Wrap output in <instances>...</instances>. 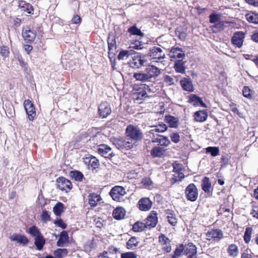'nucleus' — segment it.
Masks as SVG:
<instances>
[{
    "instance_id": "obj_48",
    "label": "nucleus",
    "mask_w": 258,
    "mask_h": 258,
    "mask_svg": "<svg viewBox=\"0 0 258 258\" xmlns=\"http://www.w3.org/2000/svg\"><path fill=\"white\" fill-rule=\"evenodd\" d=\"M138 241L135 237H131L127 242L126 246L128 248H133L138 245Z\"/></svg>"
},
{
    "instance_id": "obj_47",
    "label": "nucleus",
    "mask_w": 258,
    "mask_h": 258,
    "mask_svg": "<svg viewBox=\"0 0 258 258\" xmlns=\"http://www.w3.org/2000/svg\"><path fill=\"white\" fill-rule=\"evenodd\" d=\"M252 231V229L250 227H248L246 229L244 235V240L246 243H248L250 240Z\"/></svg>"
},
{
    "instance_id": "obj_62",
    "label": "nucleus",
    "mask_w": 258,
    "mask_h": 258,
    "mask_svg": "<svg viewBox=\"0 0 258 258\" xmlns=\"http://www.w3.org/2000/svg\"><path fill=\"white\" fill-rule=\"evenodd\" d=\"M172 141L175 143H177L180 141V136L177 133H173L170 136Z\"/></svg>"
},
{
    "instance_id": "obj_15",
    "label": "nucleus",
    "mask_w": 258,
    "mask_h": 258,
    "mask_svg": "<svg viewBox=\"0 0 258 258\" xmlns=\"http://www.w3.org/2000/svg\"><path fill=\"white\" fill-rule=\"evenodd\" d=\"M169 56L171 58L182 60V59L185 56V53L180 48L172 47L170 51Z\"/></svg>"
},
{
    "instance_id": "obj_4",
    "label": "nucleus",
    "mask_w": 258,
    "mask_h": 258,
    "mask_svg": "<svg viewBox=\"0 0 258 258\" xmlns=\"http://www.w3.org/2000/svg\"><path fill=\"white\" fill-rule=\"evenodd\" d=\"M56 187L61 191H70L73 187L71 181L63 176L58 177L56 180Z\"/></svg>"
},
{
    "instance_id": "obj_25",
    "label": "nucleus",
    "mask_w": 258,
    "mask_h": 258,
    "mask_svg": "<svg viewBox=\"0 0 258 258\" xmlns=\"http://www.w3.org/2000/svg\"><path fill=\"white\" fill-rule=\"evenodd\" d=\"M101 200L100 196L95 193L90 194L88 196L89 204L92 207L96 206Z\"/></svg>"
},
{
    "instance_id": "obj_3",
    "label": "nucleus",
    "mask_w": 258,
    "mask_h": 258,
    "mask_svg": "<svg viewBox=\"0 0 258 258\" xmlns=\"http://www.w3.org/2000/svg\"><path fill=\"white\" fill-rule=\"evenodd\" d=\"M84 163L88 169L94 171L99 168L100 162L99 160L95 156L88 154L83 158Z\"/></svg>"
},
{
    "instance_id": "obj_12",
    "label": "nucleus",
    "mask_w": 258,
    "mask_h": 258,
    "mask_svg": "<svg viewBox=\"0 0 258 258\" xmlns=\"http://www.w3.org/2000/svg\"><path fill=\"white\" fill-rule=\"evenodd\" d=\"M114 145L118 149H126V150L130 149L133 148V145L129 142H126L123 138H117L114 139Z\"/></svg>"
},
{
    "instance_id": "obj_29",
    "label": "nucleus",
    "mask_w": 258,
    "mask_h": 258,
    "mask_svg": "<svg viewBox=\"0 0 258 258\" xmlns=\"http://www.w3.org/2000/svg\"><path fill=\"white\" fill-rule=\"evenodd\" d=\"M166 154V151L163 148L155 147L151 151V155L153 157H161Z\"/></svg>"
},
{
    "instance_id": "obj_13",
    "label": "nucleus",
    "mask_w": 258,
    "mask_h": 258,
    "mask_svg": "<svg viewBox=\"0 0 258 258\" xmlns=\"http://www.w3.org/2000/svg\"><path fill=\"white\" fill-rule=\"evenodd\" d=\"M197 254V247L192 243L184 245V254L187 258H193Z\"/></svg>"
},
{
    "instance_id": "obj_5",
    "label": "nucleus",
    "mask_w": 258,
    "mask_h": 258,
    "mask_svg": "<svg viewBox=\"0 0 258 258\" xmlns=\"http://www.w3.org/2000/svg\"><path fill=\"white\" fill-rule=\"evenodd\" d=\"M24 107L29 120H34L36 116V112L33 103L29 99H26L24 102Z\"/></svg>"
},
{
    "instance_id": "obj_40",
    "label": "nucleus",
    "mask_w": 258,
    "mask_h": 258,
    "mask_svg": "<svg viewBox=\"0 0 258 258\" xmlns=\"http://www.w3.org/2000/svg\"><path fill=\"white\" fill-rule=\"evenodd\" d=\"M202 189L205 192H210V189L211 187V184L210 181V179L207 177H205L202 180Z\"/></svg>"
},
{
    "instance_id": "obj_57",
    "label": "nucleus",
    "mask_w": 258,
    "mask_h": 258,
    "mask_svg": "<svg viewBox=\"0 0 258 258\" xmlns=\"http://www.w3.org/2000/svg\"><path fill=\"white\" fill-rule=\"evenodd\" d=\"M242 93L244 97L250 98L251 97V90L247 86H244L242 90Z\"/></svg>"
},
{
    "instance_id": "obj_20",
    "label": "nucleus",
    "mask_w": 258,
    "mask_h": 258,
    "mask_svg": "<svg viewBox=\"0 0 258 258\" xmlns=\"http://www.w3.org/2000/svg\"><path fill=\"white\" fill-rule=\"evenodd\" d=\"M208 115L205 110L197 111L194 114V120L196 122H203L206 120Z\"/></svg>"
},
{
    "instance_id": "obj_38",
    "label": "nucleus",
    "mask_w": 258,
    "mask_h": 258,
    "mask_svg": "<svg viewBox=\"0 0 258 258\" xmlns=\"http://www.w3.org/2000/svg\"><path fill=\"white\" fill-rule=\"evenodd\" d=\"M96 246V242L95 240L93 239L86 242L84 245V248L86 252H90L91 250L95 249Z\"/></svg>"
},
{
    "instance_id": "obj_58",
    "label": "nucleus",
    "mask_w": 258,
    "mask_h": 258,
    "mask_svg": "<svg viewBox=\"0 0 258 258\" xmlns=\"http://www.w3.org/2000/svg\"><path fill=\"white\" fill-rule=\"evenodd\" d=\"M130 48L135 49H141L143 48V44L140 41H136L132 43L130 46Z\"/></svg>"
},
{
    "instance_id": "obj_22",
    "label": "nucleus",
    "mask_w": 258,
    "mask_h": 258,
    "mask_svg": "<svg viewBox=\"0 0 258 258\" xmlns=\"http://www.w3.org/2000/svg\"><path fill=\"white\" fill-rule=\"evenodd\" d=\"M180 83L184 90L188 92L194 91V86L190 79L183 78L180 80Z\"/></svg>"
},
{
    "instance_id": "obj_49",
    "label": "nucleus",
    "mask_w": 258,
    "mask_h": 258,
    "mask_svg": "<svg viewBox=\"0 0 258 258\" xmlns=\"http://www.w3.org/2000/svg\"><path fill=\"white\" fill-rule=\"evenodd\" d=\"M228 252L231 256H236L238 254L237 246L235 244H231L228 247Z\"/></svg>"
},
{
    "instance_id": "obj_1",
    "label": "nucleus",
    "mask_w": 258,
    "mask_h": 258,
    "mask_svg": "<svg viewBox=\"0 0 258 258\" xmlns=\"http://www.w3.org/2000/svg\"><path fill=\"white\" fill-rule=\"evenodd\" d=\"M125 133L127 137L136 141H140L143 138L141 131L137 126L132 124L127 126Z\"/></svg>"
},
{
    "instance_id": "obj_45",
    "label": "nucleus",
    "mask_w": 258,
    "mask_h": 258,
    "mask_svg": "<svg viewBox=\"0 0 258 258\" xmlns=\"http://www.w3.org/2000/svg\"><path fill=\"white\" fill-rule=\"evenodd\" d=\"M128 32L132 35H136L141 36L144 35V34L142 32L140 29H138L135 25L129 28L128 29Z\"/></svg>"
},
{
    "instance_id": "obj_36",
    "label": "nucleus",
    "mask_w": 258,
    "mask_h": 258,
    "mask_svg": "<svg viewBox=\"0 0 258 258\" xmlns=\"http://www.w3.org/2000/svg\"><path fill=\"white\" fill-rule=\"evenodd\" d=\"M245 17L246 19L249 23L258 24V14L252 12H250L247 13Z\"/></svg>"
},
{
    "instance_id": "obj_26",
    "label": "nucleus",
    "mask_w": 258,
    "mask_h": 258,
    "mask_svg": "<svg viewBox=\"0 0 258 258\" xmlns=\"http://www.w3.org/2000/svg\"><path fill=\"white\" fill-rule=\"evenodd\" d=\"M189 102L192 103L194 106H200L203 107H206V105L203 101L202 98L196 95H191L189 97Z\"/></svg>"
},
{
    "instance_id": "obj_64",
    "label": "nucleus",
    "mask_w": 258,
    "mask_h": 258,
    "mask_svg": "<svg viewBox=\"0 0 258 258\" xmlns=\"http://www.w3.org/2000/svg\"><path fill=\"white\" fill-rule=\"evenodd\" d=\"M241 258H251V251L249 249H246L242 253Z\"/></svg>"
},
{
    "instance_id": "obj_55",
    "label": "nucleus",
    "mask_w": 258,
    "mask_h": 258,
    "mask_svg": "<svg viewBox=\"0 0 258 258\" xmlns=\"http://www.w3.org/2000/svg\"><path fill=\"white\" fill-rule=\"evenodd\" d=\"M10 53L9 48L7 46H0V54L4 57H7Z\"/></svg>"
},
{
    "instance_id": "obj_44",
    "label": "nucleus",
    "mask_w": 258,
    "mask_h": 258,
    "mask_svg": "<svg viewBox=\"0 0 258 258\" xmlns=\"http://www.w3.org/2000/svg\"><path fill=\"white\" fill-rule=\"evenodd\" d=\"M146 90H150L148 86L144 85L143 90L138 93V99H142L148 97Z\"/></svg>"
},
{
    "instance_id": "obj_43",
    "label": "nucleus",
    "mask_w": 258,
    "mask_h": 258,
    "mask_svg": "<svg viewBox=\"0 0 258 258\" xmlns=\"http://www.w3.org/2000/svg\"><path fill=\"white\" fill-rule=\"evenodd\" d=\"M107 42H108V49H109L108 57H109L110 62H111V67H112V68H113V61L112 60V59L113 58V55L112 54V52H111V50L113 47V39H111V34L110 33L109 34V35L108 37V39H107Z\"/></svg>"
},
{
    "instance_id": "obj_6",
    "label": "nucleus",
    "mask_w": 258,
    "mask_h": 258,
    "mask_svg": "<svg viewBox=\"0 0 258 258\" xmlns=\"http://www.w3.org/2000/svg\"><path fill=\"white\" fill-rule=\"evenodd\" d=\"M185 194L188 200L195 202L198 197V190L194 183L189 184L185 190Z\"/></svg>"
},
{
    "instance_id": "obj_34",
    "label": "nucleus",
    "mask_w": 258,
    "mask_h": 258,
    "mask_svg": "<svg viewBox=\"0 0 258 258\" xmlns=\"http://www.w3.org/2000/svg\"><path fill=\"white\" fill-rule=\"evenodd\" d=\"M111 150V149L105 144H101L98 146L97 151L98 153L105 158H107L106 155Z\"/></svg>"
},
{
    "instance_id": "obj_33",
    "label": "nucleus",
    "mask_w": 258,
    "mask_h": 258,
    "mask_svg": "<svg viewBox=\"0 0 258 258\" xmlns=\"http://www.w3.org/2000/svg\"><path fill=\"white\" fill-rule=\"evenodd\" d=\"M133 77L136 79V80L142 82L150 81L151 80V76H149L147 72L142 73H134Z\"/></svg>"
},
{
    "instance_id": "obj_7",
    "label": "nucleus",
    "mask_w": 258,
    "mask_h": 258,
    "mask_svg": "<svg viewBox=\"0 0 258 258\" xmlns=\"http://www.w3.org/2000/svg\"><path fill=\"white\" fill-rule=\"evenodd\" d=\"M173 174L172 179L174 182L181 181L184 177L183 168L182 164L177 163L173 164Z\"/></svg>"
},
{
    "instance_id": "obj_10",
    "label": "nucleus",
    "mask_w": 258,
    "mask_h": 258,
    "mask_svg": "<svg viewBox=\"0 0 258 258\" xmlns=\"http://www.w3.org/2000/svg\"><path fill=\"white\" fill-rule=\"evenodd\" d=\"M140 210L142 211H148L152 207L153 203L149 198H142L137 204Z\"/></svg>"
},
{
    "instance_id": "obj_14",
    "label": "nucleus",
    "mask_w": 258,
    "mask_h": 258,
    "mask_svg": "<svg viewBox=\"0 0 258 258\" xmlns=\"http://www.w3.org/2000/svg\"><path fill=\"white\" fill-rule=\"evenodd\" d=\"M98 112L102 118L107 117L111 112L109 105L106 102H102L99 106Z\"/></svg>"
},
{
    "instance_id": "obj_42",
    "label": "nucleus",
    "mask_w": 258,
    "mask_h": 258,
    "mask_svg": "<svg viewBox=\"0 0 258 258\" xmlns=\"http://www.w3.org/2000/svg\"><path fill=\"white\" fill-rule=\"evenodd\" d=\"M209 22L212 24H216L222 20V15L220 14L212 13L209 16Z\"/></svg>"
},
{
    "instance_id": "obj_27",
    "label": "nucleus",
    "mask_w": 258,
    "mask_h": 258,
    "mask_svg": "<svg viewBox=\"0 0 258 258\" xmlns=\"http://www.w3.org/2000/svg\"><path fill=\"white\" fill-rule=\"evenodd\" d=\"M66 207L64 204L61 202H57L53 208V212L57 217H60L64 213Z\"/></svg>"
},
{
    "instance_id": "obj_37",
    "label": "nucleus",
    "mask_w": 258,
    "mask_h": 258,
    "mask_svg": "<svg viewBox=\"0 0 258 258\" xmlns=\"http://www.w3.org/2000/svg\"><path fill=\"white\" fill-rule=\"evenodd\" d=\"M70 175L72 179H74L77 181H82L84 178V175L80 171L72 170L70 172Z\"/></svg>"
},
{
    "instance_id": "obj_46",
    "label": "nucleus",
    "mask_w": 258,
    "mask_h": 258,
    "mask_svg": "<svg viewBox=\"0 0 258 258\" xmlns=\"http://www.w3.org/2000/svg\"><path fill=\"white\" fill-rule=\"evenodd\" d=\"M182 253L184 254V245L181 244L176 248L172 257L178 258Z\"/></svg>"
},
{
    "instance_id": "obj_56",
    "label": "nucleus",
    "mask_w": 258,
    "mask_h": 258,
    "mask_svg": "<svg viewBox=\"0 0 258 258\" xmlns=\"http://www.w3.org/2000/svg\"><path fill=\"white\" fill-rule=\"evenodd\" d=\"M130 55V52L128 50H122L119 53L117 58L119 60H123L127 58Z\"/></svg>"
},
{
    "instance_id": "obj_51",
    "label": "nucleus",
    "mask_w": 258,
    "mask_h": 258,
    "mask_svg": "<svg viewBox=\"0 0 258 258\" xmlns=\"http://www.w3.org/2000/svg\"><path fill=\"white\" fill-rule=\"evenodd\" d=\"M155 142H158L161 146H167L170 143L169 139L167 137L163 136H159L158 140L155 141Z\"/></svg>"
},
{
    "instance_id": "obj_54",
    "label": "nucleus",
    "mask_w": 258,
    "mask_h": 258,
    "mask_svg": "<svg viewBox=\"0 0 258 258\" xmlns=\"http://www.w3.org/2000/svg\"><path fill=\"white\" fill-rule=\"evenodd\" d=\"M163 81L167 86H171L174 84V79L167 75L163 76Z\"/></svg>"
},
{
    "instance_id": "obj_39",
    "label": "nucleus",
    "mask_w": 258,
    "mask_h": 258,
    "mask_svg": "<svg viewBox=\"0 0 258 258\" xmlns=\"http://www.w3.org/2000/svg\"><path fill=\"white\" fill-rule=\"evenodd\" d=\"M45 243V240L41 235L35 238L34 244L36 247L37 249L41 250Z\"/></svg>"
},
{
    "instance_id": "obj_24",
    "label": "nucleus",
    "mask_w": 258,
    "mask_h": 258,
    "mask_svg": "<svg viewBox=\"0 0 258 258\" xmlns=\"http://www.w3.org/2000/svg\"><path fill=\"white\" fill-rule=\"evenodd\" d=\"M69 242V235L67 232L63 231L60 233L59 238L57 241V245L59 247L64 246Z\"/></svg>"
},
{
    "instance_id": "obj_8",
    "label": "nucleus",
    "mask_w": 258,
    "mask_h": 258,
    "mask_svg": "<svg viewBox=\"0 0 258 258\" xmlns=\"http://www.w3.org/2000/svg\"><path fill=\"white\" fill-rule=\"evenodd\" d=\"M148 55L152 59H161L165 57V54L163 50L157 46H154L150 48L148 53Z\"/></svg>"
},
{
    "instance_id": "obj_17",
    "label": "nucleus",
    "mask_w": 258,
    "mask_h": 258,
    "mask_svg": "<svg viewBox=\"0 0 258 258\" xmlns=\"http://www.w3.org/2000/svg\"><path fill=\"white\" fill-rule=\"evenodd\" d=\"M207 238L209 240L213 239L215 240H218L223 237V233L219 229H213L208 231L207 234Z\"/></svg>"
},
{
    "instance_id": "obj_52",
    "label": "nucleus",
    "mask_w": 258,
    "mask_h": 258,
    "mask_svg": "<svg viewBox=\"0 0 258 258\" xmlns=\"http://www.w3.org/2000/svg\"><path fill=\"white\" fill-rule=\"evenodd\" d=\"M28 232L32 236L34 237L35 238L42 235L39 230L37 229V227H31L29 229Z\"/></svg>"
},
{
    "instance_id": "obj_35",
    "label": "nucleus",
    "mask_w": 258,
    "mask_h": 258,
    "mask_svg": "<svg viewBox=\"0 0 258 258\" xmlns=\"http://www.w3.org/2000/svg\"><path fill=\"white\" fill-rule=\"evenodd\" d=\"M125 215V211L122 207H117L114 210V218L116 220L122 219Z\"/></svg>"
},
{
    "instance_id": "obj_31",
    "label": "nucleus",
    "mask_w": 258,
    "mask_h": 258,
    "mask_svg": "<svg viewBox=\"0 0 258 258\" xmlns=\"http://www.w3.org/2000/svg\"><path fill=\"white\" fill-rule=\"evenodd\" d=\"M225 23L227 22L221 21L210 26L211 30L214 33H217L223 31L225 27Z\"/></svg>"
},
{
    "instance_id": "obj_21",
    "label": "nucleus",
    "mask_w": 258,
    "mask_h": 258,
    "mask_svg": "<svg viewBox=\"0 0 258 258\" xmlns=\"http://www.w3.org/2000/svg\"><path fill=\"white\" fill-rule=\"evenodd\" d=\"M146 72L151 76V79L154 77H158L161 74V70L154 65H149L146 69Z\"/></svg>"
},
{
    "instance_id": "obj_2",
    "label": "nucleus",
    "mask_w": 258,
    "mask_h": 258,
    "mask_svg": "<svg viewBox=\"0 0 258 258\" xmlns=\"http://www.w3.org/2000/svg\"><path fill=\"white\" fill-rule=\"evenodd\" d=\"M22 36L26 43H31L35 39L36 32L31 28L30 26H24L22 30Z\"/></svg>"
},
{
    "instance_id": "obj_61",
    "label": "nucleus",
    "mask_w": 258,
    "mask_h": 258,
    "mask_svg": "<svg viewBox=\"0 0 258 258\" xmlns=\"http://www.w3.org/2000/svg\"><path fill=\"white\" fill-rule=\"evenodd\" d=\"M81 21V17L78 15H74L71 20L72 23L74 24H80Z\"/></svg>"
},
{
    "instance_id": "obj_50",
    "label": "nucleus",
    "mask_w": 258,
    "mask_h": 258,
    "mask_svg": "<svg viewBox=\"0 0 258 258\" xmlns=\"http://www.w3.org/2000/svg\"><path fill=\"white\" fill-rule=\"evenodd\" d=\"M206 150V153H210L212 156H216L219 154V150L217 147H209Z\"/></svg>"
},
{
    "instance_id": "obj_28",
    "label": "nucleus",
    "mask_w": 258,
    "mask_h": 258,
    "mask_svg": "<svg viewBox=\"0 0 258 258\" xmlns=\"http://www.w3.org/2000/svg\"><path fill=\"white\" fill-rule=\"evenodd\" d=\"M185 62L182 60H178L175 62L174 68L177 73L184 74L185 73Z\"/></svg>"
},
{
    "instance_id": "obj_30",
    "label": "nucleus",
    "mask_w": 258,
    "mask_h": 258,
    "mask_svg": "<svg viewBox=\"0 0 258 258\" xmlns=\"http://www.w3.org/2000/svg\"><path fill=\"white\" fill-rule=\"evenodd\" d=\"M165 121L168 123L171 127L177 128L179 124L178 118L173 116H166L165 117Z\"/></svg>"
},
{
    "instance_id": "obj_23",
    "label": "nucleus",
    "mask_w": 258,
    "mask_h": 258,
    "mask_svg": "<svg viewBox=\"0 0 258 258\" xmlns=\"http://www.w3.org/2000/svg\"><path fill=\"white\" fill-rule=\"evenodd\" d=\"M157 223V213L155 211H152L147 218V226H156Z\"/></svg>"
},
{
    "instance_id": "obj_41",
    "label": "nucleus",
    "mask_w": 258,
    "mask_h": 258,
    "mask_svg": "<svg viewBox=\"0 0 258 258\" xmlns=\"http://www.w3.org/2000/svg\"><path fill=\"white\" fill-rule=\"evenodd\" d=\"M68 252L66 248H57L54 251V255L56 258H63L68 255Z\"/></svg>"
},
{
    "instance_id": "obj_18",
    "label": "nucleus",
    "mask_w": 258,
    "mask_h": 258,
    "mask_svg": "<svg viewBox=\"0 0 258 258\" xmlns=\"http://www.w3.org/2000/svg\"><path fill=\"white\" fill-rule=\"evenodd\" d=\"M10 238L12 241H17L18 243L23 245H27L29 242V239L26 236L16 233L11 235Z\"/></svg>"
},
{
    "instance_id": "obj_11",
    "label": "nucleus",
    "mask_w": 258,
    "mask_h": 258,
    "mask_svg": "<svg viewBox=\"0 0 258 258\" xmlns=\"http://www.w3.org/2000/svg\"><path fill=\"white\" fill-rule=\"evenodd\" d=\"M245 34L242 31L235 32L231 39V42L234 46L240 48L243 43Z\"/></svg>"
},
{
    "instance_id": "obj_9",
    "label": "nucleus",
    "mask_w": 258,
    "mask_h": 258,
    "mask_svg": "<svg viewBox=\"0 0 258 258\" xmlns=\"http://www.w3.org/2000/svg\"><path fill=\"white\" fill-rule=\"evenodd\" d=\"M145 62V59L139 53H136L132 56V59L130 60L128 63L131 67L139 69L144 66Z\"/></svg>"
},
{
    "instance_id": "obj_63",
    "label": "nucleus",
    "mask_w": 258,
    "mask_h": 258,
    "mask_svg": "<svg viewBox=\"0 0 258 258\" xmlns=\"http://www.w3.org/2000/svg\"><path fill=\"white\" fill-rule=\"evenodd\" d=\"M53 223L56 226H67L63 221L58 217H57L56 219L54 221Z\"/></svg>"
},
{
    "instance_id": "obj_60",
    "label": "nucleus",
    "mask_w": 258,
    "mask_h": 258,
    "mask_svg": "<svg viewBox=\"0 0 258 258\" xmlns=\"http://www.w3.org/2000/svg\"><path fill=\"white\" fill-rule=\"evenodd\" d=\"M159 241L162 245H166L169 239L164 234H161L159 237Z\"/></svg>"
},
{
    "instance_id": "obj_32",
    "label": "nucleus",
    "mask_w": 258,
    "mask_h": 258,
    "mask_svg": "<svg viewBox=\"0 0 258 258\" xmlns=\"http://www.w3.org/2000/svg\"><path fill=\"white\" fill-rule=\"evenodd\" d=\"M167 129V125L165 123H161L157 125L152 126L150 133L154 135L155 133H163L165 132Z\"/></svg>"
},
{
    "instance_id": "obj_16",
    "label": "nucleus",
    "mask_w": 258,
    "mask_h": 258,
    "mask_svg": "<svg viewBox=\"0 0 258 258\" xmlns=\"http://www.w3.org/2000/svg\"><path fill=\"white\" fill-rule=\"evenodd\" d=\"M18 7L22 11L26 12L30 15L33 14L34 9L32 5L30 3L23 0L19 1Z\"/></svg>"
},
{
    "instance_id": "obj_19",
    "label": "nucleus",
    "mask_w": 258,
    "mask_h": 258,
    "mask_svg": "<svg viewBox=\"0 0 258 258\" xmlns=\"http://www.w3.org/2000/svg\"><path fill=\"white\" fill-rule=\"evenodd\" d=\"M125 193V190L122 186H114V201H120Z\"/></svg>"
},
{
    "instance_id": "obj_59",
    "label": "nucleus",
    "mask_w": 258,
    "mask_h": 258,
    "mask_svg": "<svg viewBox=\"0 0 258 258\" xmlns=\"http://www.w3.org/2000/svg\"><path fill=\"white\" fill-rule=\"evenodd\" d=\"M121 258H137V255L133 252H127L122 253Z\"/></svg>"
},
{
    "instance_id": "obj_53",
    "label": "nucleus",
    "mask_w": 258,
    "mask_h": 258,
    "mask_svg": "<svg viewBox=\"0 0 258 258\" xmlns=\"http://www.w3.org/2000/svg\"><path fill=\"white\" fill-rule=\"evenodd\" d=\"M40 217L41 219L43 222H46L51 220L50 215L49 212L46 210H43L42 211Z\"/></svg>"
}]
</instances>
